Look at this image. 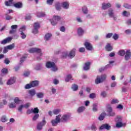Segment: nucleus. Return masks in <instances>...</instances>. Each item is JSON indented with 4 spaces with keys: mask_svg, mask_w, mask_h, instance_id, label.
Here are the masks:
<instances>
[{
    "mask_svg": "<svg viewBox=\"0 0 131 131\" xmlns=\"http://www.w3.org/2000/svg\"><path fill=\"white\" fill-rule=\"evenodd\" d=\"M38 84H39V81H32V82H30V83L27 84L25 85V89H26V90H29V89H31V88H35V86H38Z\"/></svg>",
    "mask_w": 131,
    "mask_h": 131,
    "instance_id": "nucleus-1",
    "label": "nucleus"
},
{
    "mask_svg": "<svg viewBox=\"0 0 131 131\" xmlns=\"http://www.w3.org/2000/svg\"><path fill=\"white\" fill-rule=\"evenodd\" d=\"M106 78H107V75L106 74L102 75L100 77L99 76H97V78L95 79V83L96 84H99V83H101L103 81L106 80Z\"/></svg>",
    "mask_w": 131,
    "mask_h": 131,
    "instance_id": "nucleus-2",
    "label": "nucleus"
},
{
    "mask_svg": "<svg viewBox=\"0 0 131 131\" xmlns=\"http://www.w3.org/2000/svg\"><path fill=\"white\" fill-rule=\"evenodd\" d=\"M47 68H52V71H57L58 70V68L56 66L55 62L48 61L46 63V65Z\"/></svg>",
    "mask_w": 131,
    "mask_h": 131,
    "instance_id": "nucleus-3",
    "label": "nucleus"
},
{
    "mask_svg": "<svg viewBox=\"0 0 131 131\" xmlns=\"http://www.w3.org/2000/svg\"><path fill=\"white\" fill-rule=\"evenodd\" d=\"M61 122V115H58L56 116L55 119L51 120V123L53 126H56L58 123Z\"/></svg>",
    "mask_w": 131,
    "mask_h": 131,
    "instance_id": "nucleus-4",
    "label": "nucleus"
},
{
    "mask_svg": "<svg viewBox=\"0 0 131 131\" xmlns=\"http://www.w3.org/2000/svg\"><path fill=\"white\" fill-rule=\"evenodd\" d=\"M34 29L32 30V33L33 34H37L38 33V29L40 28V25L38 23H34Z\"/></svg>",
    "mask_w": 131,
    "mask_h": 131,
    "instance_id": "nucleus-5",
    "label": "nucleus"
},
{
    "mask_svg": "<svg viewBox=\"0 0 131 131\" xmlns=\"http://www.w3.org/2000/svg\"><path fill=\"white\" fill-rule=\"evenodd\" d=\"M61 20V17L59 16H53V19L50 20L51 23L52 25H53V26H55V25H57V21H60Z\"/></svg>",
    "mask_w": 131,
    "mask_h": 131,
    "instance_id": "nucleus-6",
    "label": "nucleus"
},
{
    "mask_svg": "<svg viewBox=\"0 0 131 131\" xmlns=\"http://www.w3.org/2000/svg\"><path fill=\"white\" fill-rule=\"evenodd\" d=\"M45 119L46 118H43L42 121L40 123H38L37 125V129L38 130H41V129H42V126L46 125V124L47 123V121H46Z\"/></svg>",
    "mask_w": 131,
    "mask_h": 131,
    "instance_id": "nucleus-7",
    "label": "nucleus"
},
{
    "mask_svg": "<svg viewBox=\"0 0 131 131\" xmlns=\"http://www.w3.org/2000/svg\"><path fill=\"white\" fill-rule=\"evenodd\" d=\"M29 53H36L37 54H40V56H42L41 50L39 48H31L28 50Z\"/></svg>",
    "mask_w": 131,
    "mask_h": 131,
    "instance_id": "nucleus-8",
    "label": "nucleus"
},
{
    "mask_svg": "<svg viewBox=\"0 0 131 131\" xmlns=\"http://www.w3.org/2000/svg\"><path fill=\"white\" fill-rule=\"evenodd\" d=\"M84 46L88 51H94L93 45H92V44L89 42L85 41L84 43Z\"/></svg>",
    "mask_w": 131,
    "mask_h": 131,
    "instance_id": "nucleus-9",
    "label": "nucleus"
},
{
    "mask_svg": "<svg viewBox=\"0 0 131 131\" xmlns=\"http://www.w3.org/2000/svg\"><path fill=\"white\" fill-rule=\"evenodd\" d=\"M117 121L118 122H117V123L116 124V126L118 128H120V127H122V126H124L123 123L121 122V119H120V118L118 117L117 118Z\"/></svg>",
    "mask_w": 131,
    "mask_h": 131,
    "instance_id": "nucleus-10",
    "label": "nucleus"
},
{
    "mask_svg": "<svg viewBox=\"0 0 131 131\" xmlns=\"http://www.w3.org/2000/svg\"><path fill=\"white\" fill-rule=\"evenodd\" d=\"M111 128V126L109 125L107 123L102 124L100 127L99 129H107V130H109Z\"/></svg>",
    "mask_w": 131,
    "mask_h": 131,
    "instance_id": "nucleus-11",
    "label": "nucleus"
},
{
    "mask_svg": "<svg viewBox=\"0 0 131 131\" xmlns=\"http://www.w3.org/2000/svg\"><path fill=\"white\" fill-rule=\"evenodd\" d=\"M131 52L130 50H127L125 55V61H128L130 59Z\"/></svg>",
    "mask_w": 131,
    "mask_h": 131,
    "instance_id": "nucleus-12",
    "label": "nucleus"
},
{
    "mask_svg": "<svg viewBox=\"0 0 131 131\" xmlns=\"http://www.w3.org/2000/svg\"><path fill=\"white\" fill-rule=\"evenodd\" d=\"M15 82H16V78L12 77L8 80L7 82V84L8 85H11V84H13V83H15Z\"/></svg>",
    "mask_w": 131,
    "mask_h": 131,
    "instance_id": "nucleus-13",
    "label": "nucleus"
},
{
    "mask_svg": "<svg viewBox=\"0 0 131 131\" xmlns=\"http://www.w3.org/2000/svg\"><path fill=\"white\" fill-rule=\"evenodd\" d=\"M68 119H69V116L68 115H64L60 118V121L61 122H66Z\"/></svg>",
    "mask_w": 131,
    "mask_h": 131,
    "instance_id": "nucleus-14",
    "label": "nucleus"
},
{
    "mask_svg": "<svg viewBox=\"0 0 131 131\" xmlns=\"http://www.w3.org/2000/svg\"><path fill=\"white\" fill-rule=\"evenodd\" d=\"M91 67V63L90 62H87L84 63V66L83 67V70L85 71L90 70Z\"/></svg>",
    "mask_w": 131,
    "mask_h": 131,
    "instance_id": "nucleus-15",
    "label": "nucleus"
},
{
    "mask_svg": "<svg viewBox=\"0 0 131 131\" xmlns=\"http://www.w3.org/2000/svg\"><path fill=\"white\" fill-rule=\"evenodd\" d=\"M68 57H69V58L71 59H73V58L75 57V49H73L70 52Z\"/></svg>",
    "mask_w": 131,
    "mask_h": 131,
    "instance_id": "nucleus-16",
    "label": "nucleus"
},
{
    "mask_svg": "<svg viewBox=\"0 0 131 131\" xmlns=\"http://www.w3.org/2000/svg\"><path fill=\"white\" fill-rule=\"evenodd\" d=\"M102 10H106L108 8H111V4L110 3L106 4L105 3H102Z\"/></svg>",
    "mask_w": 131,
    "mask_h": 131,
    "instance_id": "nucleus-17",
    "label": "nucleus"
},
{
    "mask_svg": "<svg viewBox=\"0 0 131 131\" xmlns=\"http://www.w3.org/2000/svg\"><path fill=\"white\" fill-rule=\"evenodd\" d=\"M12 40V38L11 37H8L4 40H3L1 41L2 45H5V43H8L9 41H11Z\"/></svg>",
    "mask_w": 131,
    "mask_h": 131,
    "instance_id": "nucleus-18",
    "label": "nucleus"
},
{
    "mask_svg": "<svg viewBox=\"0 0 131 131\" xmlns=\"http://www.w3.org/2000/svg\"><path fill=\"white\" fill-rule=\"evenodd\" d=\"M106 115H107L105 112L101 113V115L98 117L99 120H100V121L102 120H104V118H105V116H106Z\"/></svg>",
    "mask_w": 131,
    "mask_h": 131,
    "instance_id": "nucleus-19",
    "label": "nucleus"
},
{
    "mask_svg": "<svg viewBox=\"0 0 131 131\" xmlns=\"http://www.w3.org/2000/svg\"><path fill=\"white\" fill-rule=\"evenodd\" d=\"M22 3L20 2H18L14 4V7H15V8H17V9L22 8Z\"/></svg>",
    "mask_w": 131,
    "mask_h": 131,
    "instance_id": "nucleus-20",
    "label": "nucleus"
},
{
    "mask_svg": "<svg viewBox=\"0 0 131 131\" xmlns=\"http://www.w3.org/2000/svg\"><path fill=\"white\" fill-rule=\"evenodd\" d=\"M105 49L107 52H111L113 50V48L112 47L110 43H108Z\"/></svg>",
    "mask_w": 131,
    "mask_h": 131,
    "instance_id": "nucleus-21",
    "label": "nucleus"
},
{
    "mask_svg": "<svg viewBox=\"0 0 131 131\" xmlns=\"http://www.w3.org/2000/svg\"><path fill=\"white\" fill-rule=\"evenodd\" d=\"M84 110H85V107H84V106H80L77 109V112H78V113H81Z\"/></svg>",
    "mask_w": 131,
    "mask_h": 131,
    "instance_id": "nucleus-22",
    "label": "nucleus"
},
{
    "mask_svg": "<svg viewBox=\"0 0 131 131\" xmlns=\"http://www.w3.org/2000/svg\"><path fill=\"white\" fill-rule=\"evenodd\" d=\"M71 89L74 92H75L78 90V85L74 83L72 85Z\"/></svg>",
    "mask_w": 131,
    "mask_h": 131,
    "instance_id": "nucleus-23",
    "label": "nucleus"
},
{
    "mask_svg": "<svg viewBox=\"0 0 131 131\" xmlns=\"http://www.w3.org/2000/svg\"><path fill=\"white\" fill-rule=\"evenodd\" d=\"M84 33L83 30H82V28H79L78 29V34L79 35V36H81V35H83Z\"/></svg>",
    "mask_w": 131,
    "mask_h": 131,
    "instance_id": "nucleus-24",
    "label": "nucleus"
},
{
    "mask_svg": "<svg viewBox=\"0 0 131 131\" xmlns=\"http://www.w3.org/2000/svg\"><path fill=\"white\" fill-rule=\"evenodd\" d=\"M29 94L31 95L32 97H33V96L35 95V94H36V92H35V90L34 89H31L29 91Z\"/></svg>",
    "mask_w": 131,
    "mask_h": 131,
    "instance_id": "nucleus-25",
    "label": "nucleus"
},
{
    "mask_svg": "<svg viewBox=\"0 0 131 131\" xmlns=\"http://www.w3.org/2000/svg\"><path fill=\"white\" fill-rule=\"evenodd\" d=\"M51 37H52V34L48 33L45 35V40H49Z\"/></svg>",
    "mask_w": 131,
    "mask_h": 131,
    "instance_id": "nucleus-26",
    "label": "nucleus"
},
{
    "mask_svg": "<svg viewBox=\"0 0 131 131\" xmlns=\"http://www.w3.org/2000/svg\"><path fill=\"white\" fill-rule=\"evenodd\" d=\"M55 8L57 11H60V10H61V4L59 2L56 3Z\"/></svg>",
    "mask_w": 131,
    "mask_h": 131,
    "instance_id": "nucleus-27",
    "label": "nucleus"
},
{
    "mask_svg": "<svg viewBox=\"0 0 131 131\" xmlns=\"http://www.w3.org/2000/svg\"><path fill=\"white\" fill-rule=\"evenodd\" d=\"M13 0H9V1H6L5 2V5L7 6V7H10V6H12V4H13Z\"/></svg>",
    "mask_w": 131,
    "mask_h": 131,
    "instance_id": "nucleus-28",
    "label": "nucleus"
},
{
    "mask_svg": "<svg viewBox=\"0 0 131 131\" xmlns=\"http://www.w3.org/2000/svg\"><path fill=\"white\" fill-rule=\"evenodd\" d=\"M31 111L32 113H34V114H38L37 113L39 112V110H38V108L37 107H35L34 109L31 108Z\"/></svg>",
    "mask_w": 131,
    "mask_h": 131,
    "instance_id": "nucleus-29",
    "label": "nucleus"
},
{
    "mask_svg": "<svg viewBox=\"0 0 131 131\" xmlns=\"http://www.w3.org/2000/svg\"><path fill=\"white\" fill-rule=\"evenodd\" d=\"M92 110L94 112L98 111V104L97 103L93 104Z\"/></svg>",
    "mask_w": 131,
    "mask_h": 131,
    "instance_id": "nucleus-30",
    "label": "nucleus"
},
{
    "mask_svg": "<svg viewBox=\"0 0 131 131\" xmlns=\"http://www.w3.org/2000/svg\"><path fill=\"white\" fill-rule=\"evenodd\" d=\"M70 79H72V76L71 75H68L65 79V81L66 82H69Z\"/></svg>",
    "mask_w": 131,
    "mask_h": 131,
    "instance_id": "nucleus-31",
    "label": "nucleus"
},
{
    "mask_svg": "<svg viewBox=\"0 0 131 131\" xmlns=\"http://www.w3.org/2000/svg\"><path fill=\"white\" fill-rule=\"evenodd\" d=\"M45 16H46V14L45 13L38 12L37 13V17H38V18H40L41 17H45Z\"/></svg>",
    "mask_w": 131,
    "mask_h": 131,
    "instance_id": "nucleus-32",
    "label": "nucleus"
},
{
    "mask_svg": "<svg viewBox=\"0 0 131 131\" xmlns=\"http://www.w3.org/2000/svg\"><path fill=\"white\" fill-rule=\"evenodd\" d=\"M62 7L64 9H68L69 8V4L67 2L62 3Z\"/></svg>",
    "mask_w": 131,
    "mask_h": 131,
    "instance_id": "nucleus-33",
    "label": "nucleus"
},
{
    "mask_svg": "<svg viewBox=\"0 0 131 131\" xmlns=\"http://www.w3.org/2000/svg\"><path fill=\"white\" fill-rule=\"evenodd\" d=\"M122 15L124 17H128V16L130 15V13L126 11H124L122 13Z\"/></svg>",
    "mask_w": 131,
    "mask_h": 131,
    "instance_id": "nucleus-34",
    "label": "nucleus"
},
{
    "mask_svg": "<svg viewBox=\"0 0 131 131\" xmlns=\"http://www.w3.org/2000/svg\"><path fill=\"white\" fill-rule=\"evenodd\" d=\"M82 12L83 13V14H85V15L86 14H88V7H86V6H83L82 8Z\"/></svg>",
    "mask_w": 131,
    "mask_h": 131,
    "instance_id": "nucleus-35",
    "label": "nucleus"
},
{
    "mask_svg": "<svg viewBox=\"0 0 131 131\" xmlns=\"http://www.w3.org/2000/svg\"><path fill=\"white\" fill-rule=\"evenodd\" d=\"M107 112L108 113V114L112 112L113 110H112V107H111V105H110V104H107Z\"/></svg>",
    "mask_w": 131,
    "mask_h": 131,
    "instance_id": "nucleus-36",
    "label": "nucleus"
},
{
    "mask_svg": "<svg viewBox=\"0 0 131 131\" xmlns=\"http://www.w3.org/2000/svg\"><path fill=\"white\" fill-rule=\"evenodd\" d=\"M125 53L124 50H120L118 52V55H119V56H123L125 55Z\"/></svg>",
    "mask_w": 131,
    "mask_h": 131,
    "instance_id": "nucleus-37",
    "label": "nucleus"
},
{
    "mask_svg": "<svg viewBox=\"0 0 131 131\" xmlns=\"http://www.w3.org/2000/svg\"><path fill=\"white\" fill-rule=\"evenodd\" d=\"M60 112H61V110L59 109L54 110L53 111V113L54 114V115H58V114L60 113Z\"/></svg>",
    "mask_w": 131,
    "mask_h": 131,
    "instance_id": "nucleus-38",
    "label": "nucleus"
},
{
    "mask_svg": "<svg viewBox=\"0 0 131 131\" xmlns=\"http://www.w3.org/2000/svg\"><path fill=\"white\" fill-rule=\"evenodd\" d=\"M123 7L125 8V9H128V10H130L131 9V5H128L127 3H125L123 5Z\"/></svg>",
    "mask_w": 131,
    "mask_h": 131,
    "instance_id": "nucleus-39",
    "label": "nucleus"
},
{
    "mask_svg": "<svg viewBox=\"0 0 131 131\" xmlns=\"http://www.w3.org/2000/svg\"><path fill=\"white\" fill-rule=\"evenodd\" d=\"M43 93H42V92H40L37 94V98L40 99L41 98H43Z\"/></svg>",
    "mask_w": 131,
    "mask_h": 131,
    "instance_id": "nucleus-40",
    "label": "nucleus"
},
{
    "mask_svg": "<svg viewBox=\"0 0 131 131\" xmlns=\"http://www.w3.org/2000/svg\"><path fill=\"white\" fill-rule=\"evenodd\" d=\"M38 117H39V115L38 114H35V115L33 116V117L32 118L33 121H35V120H36V119H38Z\"/></svg>",
    "mask_w": 131,
    "mask_h": 131,
    "instance_id": "nucleus-41",
    "label": "nucleus"
},
{
    "mask_svg": "<svg viewBox=\"0 0 131 131\" xmlns=\"http://www.w3.org/2000/svg\"><path fill=\"white\" fill-rule=\"evenodd\" d=\"M108 15L110 17H114V13H113V10L111 9L108 11Z\"/></svg>",
    "mask_w": 131,
    "mask_h": 131,
    "instance_id": "nucleus-42",
    "label": "nucleus"
},
{
    "mask_svg": "<svg viewBox=\"0 0 131 131\" xmlns=\"http://www.w3.org/2000/svg\"><path fill=\"white\" fill-rule=\"evenodd\" d=\"M68 56V53L63 52L61 55V58H67Z\"/></svg>",
    "mask_w": 131,
    "mask_h": 131,
    "instance_id": "nucleus-43",
    "label": "nucleus"
},
{
    "mask_svg": "<svg viewBox=\"0 0 131 131\" xmlns=\"http://www.w3.org/2000/svg\"><path fill=\"white\" fill-rule=\"evenodd\" d=\"M1 121H2V122H6V121H7V117H6L5 116H2L1 119Z\"/></svg>",
    "mask_w": 131,
    "mask_h": 131,
    "instance_id": "nucleus-44",
    "label": "nucleus"
},
{
    "mask_svg": "<svg viewBox=\"0 0 131 131\" xmlns=\"http://www.w3.org/2000/svg\"><path fill=\"white\" fill-rule=\"evenodd\" d=\"M1 72L3 74H7V73H8V70L6 68H4L1 70Z\"/></svg>",
    "mask_w": 131,
    "mask_h": 131,
    "instance_id": "nucleus-45",
    "label": "nucleus"
},
{
    "mask_svg": "<svg viewBox=\"0 0 131 131\" xmlns=\"http://www.w3.org/2000/svg\"><path fill=\"white\" fill-rule=\"evenodd\" d=\"M12 30H16L18 28V26L17 25H12L11 26Z\"/></svg>",
    "mask_w": 131,
    "mask_h": 131,
    "instance_id": "nucleus-46",
    "label": "nucleus"
},
{
    "mask_svg": "<svg viewBox=\"0 0 131 131\" xmlns=\"http://www.w3.org/2000/svg\"><path fill=\"white\" fill-rule=\"evenodd\" d=\"M79 52L80 53H84V52H85V49L83 47H81L79 49Z\"/></svg>",
    "mask_w": 131,
    "mask_h": 131,
    "instance_id": "nucleus-47",
    "label": "nucleus"
},
{
    "mask_svg": "<svg viewBox=\"0 0 131 131\" xmlns=\"http://www.w3.org/2000/svg\"><path fill=\"white\" fill-rule=\"evenodd\" d=\"M91 128L92 130H93V131L97 130V127L96 126V125H95V124H93L91 126Z\"/></svg>",
    "mask_w": 131,
    "mask_h": 131,
    "instance_id": "nucleus-48",
    "label": "nucleus"
},
{
    "mask_svg": "<svg viewBox=\"0 0 131 131\" xmlns=\"http://www.w3.org/2000/svg\"><path fill=\"white\" fill-rule=\"evenodd\" d=\"M27 58V56H24L20 58V63H23L25 61V59Z\"/></svg>",
    "mask_w": 131,
    "mask_h": 131,
    "instance_id": "nucleus-49",
    "label": "nucleus"
},
{
    "mask_svg": "<svg viewBox=\"0 0 131 131\" xmlns=\"http://www.w3.org/2000/svg\"><path fill=\"white\" fill-rule=\"evenodd\" d=\"M29 75H30V72L29 71L25 72L24 73V76H25L26 77H27V76H29Z\"/></svg>",
    "mask_w": 131,
    "mask_h": 131,
    "instance_id": "nucleus-50",
    "label": "nucleus"
},
{
    "mask_svg": "<svg viewBox=\"0 0 131 131\" xmlns=\"http://www.w3.org/2000/svg\"><path fill=\"white\" fill-rule=\"evenodd\" d=\"M118 102V100L117 99H113L111 102V104H117Z\"/></svg>",
    "mask_w": 131,
    "mask_h": 131,
    "instance_id": "nucleus-51",
    "label": "nucleus"
},
{
    "mask_svg": "<svg viewBox=\"0 0 131 131\" xmlns=\"http://www.w3.org/2000/svg\"><path fill=\"white\" fill-rule=\"evenodd\" d=\"M9 107L10 108H16V104L14 103H11L9 104Z\"/></svg>",
    "mask_w": 131,
    "mask_h": 131,
    "instance_id": "nucleus-52",
    "label": "nucleus"
},
{
    "mask_svg": "<svg viewBox=\"0 0 131 131\" xmlns=\"http://www.w3.org/2000/svg\"><path fill=\"white\" fill-rule=\"evenodd\" d=\"M47 3L48 5L52 6V5H53V3H54V0H47Z\"/></svg>",
    "mask_w": 131,
    "mask_h": 131,
    "instance_id": "nucleus-53",
    "label": "nucleus"
},
{
    "mask_svg": "<svg viewBox=\"0 0 131 131\" xmlns=\"http://www.w3.org/2000/svg\"><path fill=\"white\" fill-rule=\"evenodd\" d=\"M26 28L25 26H24L19 29V31L20 32H23V31H25Z\"/></svg>",
    "mask_w": 131,
    "mask_h": 131,
    "instance_id": "nucleus-54",
    "label": "nucleus"
},
{
    "mask_svg": "<svg viewBox=\"0 0 131 131\" xmlns=\"http://www.w3.org/2000/svg\"><path fill=\"white\" fill-rule=\"evenodd\" d=\"M20 35H21V38L22 39H25V38H26V35L24 33V32H21L20 33Z\"/></svg>",
    "mask_w": 131,
    "mask_h": 131,
    "instance_id": "nucleus-55",
    "label": "nucleus"
},
{
    "mask_svg": "<svg viewBox=\"0 0 131 131\" xmlns=\"http://www.w3.org/2000/svg\"><path fill=\"white\" fill-rule=\"evenodd\" d=\"M12 19H13V17L10 15H7L6 17V20H7V21L12 20Z\"/></svg>",
    "mask_w": 131,
    "mask_h": 131,
    "instance_id": "nucleus-56",
    "label": "nucleus"
},
{
    "mask_svg": "<svg viewBox=\"0 0 131 131\" xmlns=\"http://www.w3.org/2000/svg\"><path fill=\"white\" fill-rule=\"evenodd\" d=\"M14 45H11L9 46H7V49H8V50H13V48H14Z\"/></svg>",
    "mask_w": 131,
    "mask_h": 131,
    "instance_id": "nucleus-57",
    "label": "nucleus"
},
{
    "mask_svg": "<svg viewBox=\"0 0 131 131\" xmlns=\"http://www.w3.org/2000/svg\"><path fill=\"white\" fill-rule=\"evenodd\" d=\"M19 102H20V99H19V98L16 97L14 99V103H15L16 104H19Z\"/></svg>",
    "mask_w": 131,
    "mask_h": 131,
    "instance_id": "nucleus-58",
    "label": "nucleus"
},
{
    "mask_svg": "<svg viewBox=\"0 0 131 131\" xmlns=\"http://www.w3.org/2000/svg\"><path fill=\"white\" fill-rule=\"evenodd\" d=\"M118 35L117 34H114L113 36V38L115 39V40H116V39H118Z\"/></svg>",
    "mask_w": 131,
    "mask_h": 131,
    "instance_id": "nucleus-59",
    "label": "nucleus"
},
{
    "mask_svg": "<svg viewBox=\"0 0 131 131\" xmlns=\"http://www.w3.org/2000/svg\"><path fill=\"white\" fill-rule=\"evenodd\" d=\"M90 98L91 99H94V98H96V94L95 93H92L90 95Z\"/></svg>",
    "mask_w": 131,
    "mask_h": 131,
    "instance_id": "nucleus-60",
    "label": "nucleus"
},
{
    "mask_svg": "<svg viewBox=\"0 0 131 131\" xmlns=\"http://www.w3.org/2000/svg\"><path fill=\"white\" fill-rule=\"evenodd\" d=\"M101 95L102 96V97H103V98H105L107 96V93H106V92L103 91L102 92H101Z\"/></svg>",
    "mask_w": 131,
    "mask_h": 131,
    "instance_id": "nucleus-61",
    "label": "nucleus"
},
{
    "mask_svg": "<svg viewBox=\"0 0 131 131\" xmlns=\"http://www.w3.org/2000/svg\"><path fill=\"white\" fill-rule=\"evenodd\" d=\"M25 19L27 20H30L31 19V16L30 15V14H27L26 16Z\"/></svg>",
    "mask_w": 131,
    "mask_h": 131,
    "instance_id": "nucleus-62",
    "label": "nucleus"
},
{
    "mask_svg": "<svg viewBox=\"0 0 131 131\" xmlns=\"http://www.w3.org/2000/svg\"><path fill=\"white\" fill-rule=\"evenodd\" d=\"M107 116H112V117L115 116V113L112 112L108 113L107 114Z\"/></svg>",
    "mask_w": 131,
    "mask_h": 131,
    "instance_id": "nucleus-63",
    "label": "nucleus"
},
{
    "mask_svg": "<svg viewBox=\"0 0 131 131\" xmlns=\"http://www.w3.org/2000/svg\"><path fill=\"white\" fill-rule=\"evenodd\" d=\"M112 35H113V33H110L106 35V38H110L112 36Z\"/></svg>",
    "mask_w": 131,
    "mask_h": 131,
    "instance_id": "nucleus-64",
    "label": "nucleus"
}]
</instances>
